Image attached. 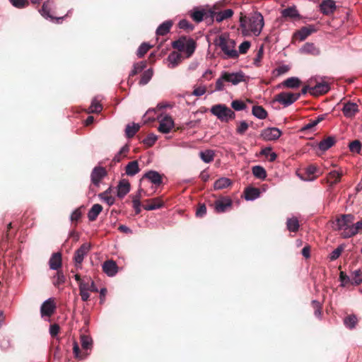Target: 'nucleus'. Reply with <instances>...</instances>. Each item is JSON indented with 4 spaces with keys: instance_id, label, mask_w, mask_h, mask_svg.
Instances as JSON below:
<instances>
[{
    "instance_id": "34",
    "label": "nucleus",
    "mask_w": 362,
    "mask_h": 362,
    "mask_svg": "<svg viewBox=\"0 0 362 362\" xmlns=\"http://www.w3.org/2000/svg\"><path fill=\"white\" fill-rule=\"evenodd\" d=\"M260 191L256 187H247L245 190V197L247 200H253L259 197Z\"/></svg>"
},
{
    "instance_id": "28",
    "label": "nucleus",
    "mask_w": 362,
    "mask_h": 362,
    "mask_svg": "<svg viewBox=\"0 0 362 362\" xmlns=\"http://www.w3.org/2000/svg\"><path fill=\"white\" fill-rule=\"evenodd\" d=\"M173 25V22L170 20L164 21L156 29V35L158 36H163L167 35L170 32Z\"/></svg>"
},
{
    "instance_id": "3",
    "label": "nucleus",
    "mask_w": 362,
    "mask_h": 362,
    "mask_svg": "<svg viewBox=\"0 0 362 362\" xmlns=\"http://www.w3.org/2000/svg\"><path fill=\"white\" fill-rule=\"evenodd\" d=\"M172 47L180 52L185 53L187 57H189L194 52L196 42L192 38L181 36L178 40L173 42Z\"/></svg>"
},
{
    "instance_id": "56",
    "label": "nucleus",
    "mask_w": 362,
    "mask_h": 362,
    "mask_svg": "<svg viewBox=\"0 0 362 362\" xmlns=\"http://www.w3.org/2000/svg\"><path fill=\"white\" fill-rule=\"evenodd\" d=\"M344 247L343 245H339L337 247L335 250H334L332 253L330 254L329 259L332 261L336 260L337 258L339 257L341 252H343Z\"/></svg>"
},
{
    "instance_id": "27",
    "label": "nucleus",
    "mask_w": 362,
    "mask_h": 362,
    "mask_svg": "<svg viewBox=\"0 0 362 362\" xmlns=\"http://www.w3.org/2000/svg\"><path fill=\"white\" fill-rule=\"evenodd\" d=\"M337 142V139L335 136H329L324 139H322L318 144L319 148L322 151H325L330 148L332 146H333L335 143Z\"/></svg>"
},
{
    "instance_id": "16",
    "label": "nucleus",
    "mask_w": 362,
    "mask_h": 362,
    "mask_svg": "<svg viewBox=\"0 0 362 362\" xmlns=\"http://www.w3.org/2000/svg\"><path fill=\"white\" fill-rule=\"evenodd\" d=\"M164 205V202L160 197L146 199L144 201L143 207L145 210L151 211L161 208Z\"/></svg>"
},
{
    "instance_id": "41",
    "label": "nucleus",
    "mask_w": 362,
    "mask_h": 362,
    "mask_svg": "<svg viewBox=\"0 0 362 362\" xmlns=\"http://www.w3.org/2000/svg\"><path fill=\"white\" fill-rule=\"evenodd\" d=\"M361 284H362V269H358L351 273V284L360 285Z\"/></svg>"
},
{
    "instance_id": "40",
    "label": "nucleus",
    "mask_w": 362,
    "mask_h": 362,
    "mask_svg": "<svg viewBox=\"0 0 362 362\" xmlns=\"http://www.w3.org/2000/svg\"><path fill=\"white\" fill-rule=\"evenodd\" d=\"M358 322V319L355 315H349L344 317V324L349 329L355 328Z\"/></svg>"
},
{
    "instance_id": "15",
    "label": "nucleus",
    "mask_w": 362,
    "mask_h": 362,
    "mask_svg": "<svg viewBox=\"0 0 362 362\" xmlns=\"http://www.w3.org/2000/svg\"><path fill=\"white\" fill-rule=\"evenodd\" d=\"M163 175H160L158 172L155 170H149L144 175L141 179V181L146 179L153 185L158 186L163 183Z\"/></svg>"
},
{
    "instance_id": "33",
    "label": "nucleus",
    "mask_w": 362,
    "mask_h": 362,
    "mask_svg": "<svg viewBox=\"0 0 362 362\" xmlns=\"http://www.w3.org/2000/svg\"><path fill=\"white\" fill-rule=\"evenodd\" d=\"M139 163L137 160L129 162L125 167L126 174L129 176H134L139 172Z\"/></svg>"
},
{
    "instance_id": "61",
    "label": "nucleus",
    "mask_w": 362,
    "mask_h": 362,
    "mask_svg": "<svg viewBox=\"0 0 362 362\" xmlns=\"http://www.w3.org/2000/svg\"><path fill=\"white\" fill-rule=\"evenodd\" d=\"M12 5L18 8H22L29 5L28 0H10Z\"/></svg>"
},
{
    "instance_id": "21",
    "label": "nucleus",
    "mask_w": 362,
    "mask_h": 362,
    "mask_svg": "<svg viewBox=\"0 0 362 362\" xmlns=\"http://www.w3.org/2000/svg\"><path fill=\"white\" fill-rule=\"evenodd\" d=\"M103 271L109 276H114L118 272V267L113 260H107L103 264Z\"/></svg>"
},
{
    "instance_id": "31",
    "label": "nucleus",
    "mask_w": 362,
    "mask_h": 362,
    "mask_svg": "<svg viewBox=\"0 0 362 362\" xmlns=\"http://www.w3.org/2000/svg\"><path fill=\"white\" fill-rule=\"evenodd\" d=\"M52 8V2L49 0L45 1L42 6V8L39 10L40 14L45 18L54 19V17L50 14Z\"/></svg>"
},
{
    "instance_id": "64",
    "label": "nucleus",
    "mask_w": 362,
    "mask_h": 362,
    "mask_svg": "<svg viewBox=\"0 0 362 362\" xmlns=\"http://www.w3.org/2000/svg\"><path fill=\"white\" fill-rule=\"evenodd\" d=\"M312 306L314 309V313L316 317H320L321 315L322 305L320 302L317 300L312 301Z\"/></svg>"
},
{
    "instance_id": "60",
    "label": "nucleus",
    "mask_w": 362,
    "mask_h": 362,
    "mask_svg": "<svg viewBox=\"0 0 362 362\" xmlns=\"http://www.w3.org/2000/svg\"><path fill=\"white\" fill-rule=\"evenodd\" d=\"M349 149L351 152L359 153L361 149V143L358 140H354L349 144Z\"/></svg>"
},
{
    "instance_id": "30",
    "label": "nucleus",
    "mask_w": 362,
    "mask_h": 362,
    "mask_svg": "<svg viewBox=\"0 0 362 362\" xmlns=\"http://www.w3.org/2000/svg\"><path fill=\"white\" fill-rule=\"evenodd\" d=\"M341 173H339L337 170H332L329 173L326 178V182L329 184L330 187H332L334 185L341 181Z\"/></svg>"
},
{
    "instance_id": "24",
    "label": "nucleus",
    "mask_w": 362,
    "mask_h": 362,
    "mask_svg": "<svg viewBox=\"0 0 362 362\" xmlns=\"http://www.w3.org/2000/svg\"><path fill=\"white\" fill-rule=\"evenodd\" d=\"M130 190V184L127 180H122L117 185V195L122 199Z\"/></svg>"
},
{
    "instance_id": "36",
    "label": "nucleus",
    "mask_w": 362,
    "mask_h": 362,
    "mask_svg": "<svg viewBox=\"0 0 362 362\" xmlns=\"http://www.w3.org/2000/svg\"><path fill=\"white\" fill-rule=\"evenodd\" d=\"M281 84L284 87L294 88L299 87L301 81L298 78L291 77L283 81Z\"/></svg>"
},
{
    "instance_id": "59",
    "label": "nucleus",
    "mask_w": 362,
    "mask_h": 362,
    "mask_svg": "<svg viewBox=\"0 0 362 362\" xmlns=\"http://www.w3.org/2000/svg\"><path fill=\"white\" fill-rule=\"evenodd\" d=\"M339 280L341 282L342 286H346L349 284H351V276H349L344 272H341L339 274Z\"/></svg>"
},
{
    "instance_id": "35",
    "label": "nucleus",
    "mask_w": 362,
    "mask_h": 362,
    "mask_svg": "<svg viewBox=\"0 0 362 362\" xmlns=\"http://www.w3.org/2000/svg\"><path fill=\"white\" fill-rule=\"evenodd\" d=\"M182 57L181 54L173 52L170 53L168 57V61L170 62L171 66H170L171 69L177 66L182 61Z\"/></svg>"
},
{
    "instance_id": "13",
    "label": "nucleus",
    "mask_w": 362,
    "mask_h": 362,
    "mask_svg": "<svg viewBox=\"0 0 362 362\" xmlns=\"http://www.w3.org/2000/svg\"><path fill=\"white\" fill-rule=\"evenodd\" d=\"M281 135V132L276 127L267 128L264 129L260 136L265 141H272L279 139Z\"/></svg>"
},
{
    "instance_id": "51",
    "label": "nucleus",
    "mask_w": 362,
    "mask_h": 362,
    "mask_svg": "<svg viewBox=\"0 0 362 362\" xmlns=\"http://www.w3.org/2000/svg\"><path fill=\"white\" fill-rule=\"evenodd\" d=\"M362 230V220L357 221L356 223H353V227L349 230V235H352V237L355 236L360 231Z\"/></svg>"
},
{
    "instance_id": "58",
    "label": "nucleus",
    "mask_w": 362,
    "mask_h": 362,
    "mask_svg": "<svg viewBox=\"0 0 362 362\" xmlns=\"http://www.w3.org/2000/svg\"><path fill=\"white\" fill-rule=\"evenodd\" d=\"M102 110H103L102 105L99 103L94 100V101H93V103H91L90 106L88 108V112L89 113H98V112H101Z\"/></svg>"
},
{
    "instance_id": "54",
    "label": "nucleus",
    "mask_w": 362,
    "mask_h": 362,
    "mask_svg": "<svg viewBox=\"0 0 362 362\" xmlns=\"http://www.w3.org/2000/svg\"><path fill=\"white\" fill-rule=\"evenodd\" d=\"M231 107L235 111H240L245 110L247 105L243 101L235 100L232 101Z\"/></svg>"
},
{
    "instance_id": "48",
    "label": "nucleus",
    "mask_w": 362,
    "mask_h": 362,
    "mask_svg": "<svg viewBox=\"0 0 362 362\" xmlns=\"http://www.w3.org/2000/svg\"><path fill=\"white\" fill-rule=\"evenodd\" d=\"M73 352H74L75 358H79V359L84 358L88 354L85 351H81L77 342H76V341H74V343Z\"/></svg>"
},
{
    "instance_id": "10",
    "label": "nucleus",
    "mask_w": 362,
    "mask_h": 362,
    "mask_svg": "<svg viewBox=\"0 0 362 362\" xmlns=\"http://www.w3.org/2000/svg\"><path fill=\"white\" fill-rule=\"evenodd\" d=\"M90 250V245L89 243H83L81 247L76 250L74 256V259L77 268H81V263L84 257L88 254Z\"/></svg>"
},
{
    "instance_id": "43",
    "label": "nucleus",
    "mask_w": 362,
    "mask_h": 362,
    "mask_svg": "<svg viewBox=\"0 0 362 362\" xmlns=\"http://www.w3.org/2000/svg\"><path fill=\"white\" fill-rule=\"evenodd\" d=\"M252 171L254 176L259 179L263 180L267 177V172L265 169L260 165L253 166Z\"/></svg>"
},
{
    "instance_id": "23",
    "label": "nucleus",
    "mask_w": 362,
    "mask_h": 362,
    "mask_svg": "<svg viewBox=\"0 0 362 362\" xmlns=\"http://www.w3.org/2000/svg\"><path fill=\"white\" fill-rule=\"evenodd\" d=\"M336 9L335 2L333 0H325L320 4V11L323 14L329 15Z\"/></svg>"
},
{
    "instance_id": "62",
    "label": "nucleus",
    "mask_w": 362,
    "mask_h": 362,
    "mask_svg": "<svg viewBox=\"0 0 362 362\" xmlns=\"http://www.w3.org/2000/svg\"><path fill=\"white\" fill-rule=\"evenodd\" d=\"M206 214V206L204 204H199L196 211V216L202 218Z\"/></svg>"
},
{
    "instance_id": "22",
    "label": "nucleus",
    "mask_w": 362,
    "mask_h": 362,
    "mask_svg": "<svg viewBox=\"0 0 362 362\" xmlns=\"http://www.w3.org/2000/svg\"><path fill=\"white\" fill-rule=\"evenodd\" d=\"M329 90V86L327 82L317 83L314 87L310 88V94L313 95H320L327 93Z\"/></svg>"
},
{
    "instance_id": "18",
    "label": "nucleus",
    "mask_w": 362,
    "mask_h": 362,
    "mask_svg": "<svg viewBox=\"0 0 362 362\" xmlns=\"http://www.w3.org/2000/svg\"><path fill=\"white\" fill-rule=\"evenodd\" d=\"M174 127V122L170 116H165L160 119L158 130L163 134H168Z\"/></svg>"
},
{
    "instance_id": "39",
    "label": "nucleus",
    "mask_w": 362,
    "mask_h": 362,
    "mask_svg": "<svg viewBox=\"0 0 362 362\" xmlns=\"http://www.w3.org/2000/svg\"><path fill=\"white\" fill-rule=\"evenodd\" d=\"M112 189L109 187L105 192L99 194V197L103 199L109 206H112L115 203V198L110 195Z\"/></svg>"
},
{
    "instance_id": "5",
    "label": "nucleus",
    "mask_w": 362,
    "mask_h": 362,
    "mask_svg": "<svg viewBox=\"0 0 362 362\" xmlns=\"http://www.w3.org/2000/svg\"><path fill=\"white\" fill-rule=\"evenodd\" d=\"M211 112L223 122H228L235 118V112L224 104L213 105L211 108Z\"/></svg>"
},
{
    "instance_id": "32",
    "label": "nucleus",
    "mask_w": 362,
    "mask_h": 362,
    "mask_svg": "<svg viewBox=\"0 0 362 362\" xmlns=\"http://www.w3.org/2000/svg\"><path fill=\"white\" fill-rule=\"evenodd\" d=\"M103 210V206L99 204H95L92 206L88 213V218L89 221H94L96 220L98 216Z\"/></svg>"
},
{
    "instance_id": "7",
    "label": "nucleus",
    "mask_w": 362,
    "mask_h": 362,
    "mask_svg": "<svg viewBox=\"0 0 362 362\" xmlns=\"http://www.w3.org/2000/svg\"><path fill=\"white\" fill-rule=\"evenodd\" d=\"M300 93H293L281 92L275 95L274 100L279 102L284 106H288L296 102L300 97Z\"/></svg>"
},
{
    "instance_id": "2",
    "label": "nucleus",
    "mask_w": 362,
    "mask_h": 362,
    "mask_svg": "<svg viewBox=\"0 0 362 362\" xmlns=\"http://www.w3.org/2000/svg\"><path fill=\"white\" fill-rule=\"evenodd\" d=\"M355 221V216L351 214H339L335 218L333 223L334 230L341 231L340 236L343 238H349L352 235H349V230L353 227V223Z\"/></svg>"
},
{
    "instance_id": "52",
    "label": "nucleus",
    "mask_w": 362,
    "mask_h": 362,
    "mask_svg": "<svg viewBox=\"0 0 362 362\" xmlns=\"http://www.w3.org/2000/svg\"><path fill=\"white\" fill-rule=\"evenodd\" d=\"M249 127L248 124L245 121L237 122L236 133L240 135H243Z\"/></svg>"
},
{
    "instance_id": "9",
    "label": "nucleus",
    "mask_w": 362,
    "mask_h": 362,
    "mask_svg": "<svg viewBox=\"0 0 362 362\" xmlns=\"http://www.w3.org/2000/svg\"><path fill=\"white\" fill-rule=\"evenodd\" d=\"M232 200L228 197H221L214 203V210L216 213H223L232 206Z\"/></svg>"
},
{
    "instance_id": "53",
    "label": "nucleus",
    "mask_w": 362,
    "mask_h": 362,
    "mask_svg": "<svg viewBox=\"0 0 362 362\" xmlns=\"http://www.w3.org/2000/svg\"><path fill=\"white\" fill-rule=\"evenodd\" d=\"M302 51L305 53H309L312 54H315L318 52V50L313 43H305L304 46L302 47Z\"/></svg>"
},
{
    "instance_id": "1",
    "label": "nucleus",
    "mask_w": 362,
    "mask_h": 362,
    "mask_svg": "<svg viewBox=\"0 0 362 362\" xmlns=\"http://www.w3.org/2000/svg\"><path fill=\"white\" fill-rule=\"evenodd\" d=\"M242 33L248 35L251 33L258 36L264 26V18L260 13H255L250 17L241 16L240 18Z\"/></svg>"
},
{
    "instance_id": "50",
    "label": "nucleus",
    "mask_w": 362,
    "mask_h": 362,
    "mask_svg": "<svg viewBox=\"0 0 362 362\" xmlns=\"http://www.w3.org/2000/svg\"><path fill=\"white\" fill-rule=\"evenodd\" d=\"M151 48V45H150L149 44L146 43V42H144L142 43L138 50H137V56L139 57V58H141L143 57L147 52Z\"/></svg>"
},
{
    "instance_id": "8",
    "label": "nucleus",
    "mask_w": 362,
    "mask_h": 362,
    "mask_svg": "<svg viewBox=\"0 0 362 362\" xmlns=\"http://www.w3.org/2000/svg\"><path fill=\"white\" fill-rule=\"evenodd\" d=\"M221 4H216L214 5L213 10H211V12L212 13V16L211 17V21H213L214 18L215 20L220 23L222 22L224 20H226L229 18H230L233 15V11L232 9H226L221 11H216V9L218 8Z\"/></svg>"
},
{
    "instance_id": "6",
    "label": "nucleus",
    "mask_w": 362,
    "mask_h": 362,
    "mask_svg": "<svg viewBox=\"0 0 362 362\" xmlns=\"http://www.w3.org/2000/svg\"><path fill=\"white\" fill-rule=\"evenodd\" d=\"M107 175V170L103 167L97 166L93 169L90 175L91 185L89 187L90 192L95 193V187H99L100 182Z\"/></svg>"
},
{
    "instance_id": "46",
    "label": "nucleus",
    "mask_w": 362,
    "mask_h": 362,
    "mask_svg": "<svg viewBox=\"0 0 362 362\" xmlns=\"http://www.w3.org/2000/svg\"><path fill=\"white\" fill-rule=\"evenodd\" d=\"M287 228L291 232H296L299 228V223L296 218H288L286 222Z\"/></svg>"
},
{
    "instance_id": "25",
    "label": "nucleus",
    "mask_w": 362,
    "mask_h": 362,
    "mask_svg": "<svg viewBox=\"0 0 362 362\" xmlns=\"http://www.w3.org/2000/svg\"><path fill=\"white\" fill-rule=\"evenodd\" d=\"M49 265L50 269L59 271L62 267V255L60 252H56L51 256Z\"/></svg>"
},
{
    "instance_id": "11",
    "label": "nucleus",
    "mask_w": 362,
    "mask_h": 362,
    "mask_svg": "<svg viewBox=\"0 0 362 362\" xmlns=\"http://www.w3.org/2000/svg\"><path fill=\"white\" fill-rule=\"evenodd\" d=\"M57 308L54 298H49L45 300L41 305L40 313L42 317H50L54 314Z\"/></svg>"
},
{
    "instance_id": "57",
    "label": "nucleus",
    "mask_w": 362,
    "mask_h": 362,
    "mask_svg": "<svg viewBox=\"0 0 362 362\" xmlns=\"http://www.w3.org/2000/svg\"><path fill=\"white\" fill-rule=\"evenodd\" d=\"M157 136L153 134H149L146 139L143 140V143L148 147L152 146L157 140Z\"/></svg>"
},
{
    "instance_id": "44",
    "label": "nucleus",
    "mask_w": 362,
    "mask_h": 362,
    "mask_svg": "<svg viewBox=\"0 0 362 362\" xmlns=\"http://www.w3.org/2000/svg\"><path fill=\"white\" fill-rule=\"evenodd\" d=\"M231 185L230 179L226 177H222L217 180L214 183V188L216 189H221L228 187Z\"/></svg>"
},
{
    "instance_id": "55",
    "label": "nucleus",
    "mask_w": 362,
    "mask_h": 362,
    "mask_svg": "<svg viewBox=\"0 0 362 362\" xmlns=\"http://www.w3.org/2000/svg\"><path fill=\"white\" fill-rule=\"evenodd\" d=\"M90 281H91L90 277L85 276L83 279V281L81 282H80L79 291H89V288H90L89 286H90Z\"/></svg>"
},
{
    "instance_id": "47",
    "label": "nucleus",
    "mask_w": 362,
    "mask_h": 362,
    "mask_svg": "<svg viewBox=\"0 0 362 362\" xmlns=\"http://www.w3.org/2000/svg\"><path fill=\"white\" fill-rule=\"evenodd\" d=\"M81 346L83 350L86 352L88 349H91L93 340L92 339L86 335H82L81 337Z\"/></svg>"
},
{
    "instance_id": "26",
    "label": "nucleus",
    "mask_w": 362,
    "mask_h": 362,
    "mask_svg": "<svg viewBox=\"0 0 362 362\" xmlns=\"http://www.w3.org/2000/svg\"><path fill=\"white\" fill-rule=\"evenodd\" d=\"M315 174H320V169L314 165H310L305 168V177L303 180L309 181L314 180L318 176V175Z\"/></svg>"
},
{
    "instance_id": "29",
    "label": "nucleus",
    "mask_w": 362,
    "mask_h": 362,
    "mask_svg": "<svg viewBox=\"0 0 362 362\" xmlns=\"http://www.w3.org/2000/svg\"><path fill=\"white\" fill-rule=\"evenodd\" d=\"M146 66L147 62L145 61L134 64V69H132L129 76L128 83L132 84L134 81L133 80H132V77L141 72L146 67Z\"/></svg>"
},
{
    "instance_id": "45",
    "label": "nucleus",
    "mask_w": 362,
    "mask_h": 362,
    "mask_svg": "<svg viewBox=\"0 0 362 362\" xmlns=\"http://www.w3.org/2000/svg\"><path fill=\"white\" fill-rule=\"evenodd\" d=\"M153 74V71L152 69H148L145 71L141 75V79L139 81V85L144 86L147 84L151 79Z\"/></svg>"
},
{
    "instance_id": "38",
    "label": "nucleus",
    "mask_w": 362,
    "mask_h": 362,
    "mask_svg": "<svg viewBox=\"0 0 362 362\" xmlns=\"http://www.w3.org/2000/svg\"><path fill=\"white\" fill-rule=\"evenodd\" d=\"M215 153L213 150L207 149L199 153L200 158L206 163L214 160Z\"/></svg>"
},
{
    "instance_id": "17",
    "label": "nucleus",
    "mask_w": 362,
    "mask_h": 362,
    "mask_svg": "<svg viewBox=\"0 0 362 362\" xmlns=\"http://www.w3.org/2000/svg\"><path fill=\"white\" fill-rule=\"evenodd\" d=\"M211 16L212 13L211 12V10L206 11L204 9L199 10L195 8L191 13L192 18L197 23H199L203 20H207L208 18L211 21Z\"/></svg>"
},
{
    "instance_id": "4",
    "label": "nucleus",
    "mask_w": 362,
    "mask_h": 362,
    "mask_svg": "<svg viewBox=\"0 0 362 362\" xmlns=\"http://www.w3.org/2000/svg\"><path fill=\"white\" fill-rule=\"evenodd\" d=\"M218 46L226 55L225 59H237L239 57L238 52L235 49V40L221 35L218 38Z\"/></svg>"
},
{
    "instance_id": "14",
    "label": "nucleus",
    "mask_w": 362,
    "mask_h": 362,
    "mask_svg": "<svg viewBox=\"0 0 362 362\" xmlns=\"http://www.w3.org/2000/svg\"><path fill=\"white\" fill-rule=\"evenodd\" d=\"M341 111L346 117L352 118L359 112V109L356 103L347 102L344 103Z\"/></svg>"
},
{
    "instance_id": "20",
    "label": "nucleus",
    "mask_w": 362,
    "mask_h": 362,
    "mask_svg": "<svg viewBox=\"0 0 362 362\" xmlns=\"http://www.w3.org/2000/svg\"><path fill=\"white\" fill-rule=\"evenodd\" d=\"M281 17L285 20H296L300 18V14L296 6L288 7L281 11Z\"/></svg>"
},
{
    "instance_id": "12",
    "label": "nucleus",
    "mask_w": 362,
    "mask_h": 362,
    "mask_svg": "<svg viewBox=\"0 0 362 362\" xmlns=\"http://www.w3.org/2000/svg\"><path fill=\"white\" fill-rule=\"evenodd\" d=\"M223 78L225 79L226 82L231 83L233 85H237L245 81V75L241 71L236 73L224 71L223 72Z\"/></svg>"
},
{
    "instance_id": "19",
    "label": "nucleus",
    "mask_w": 362,
    "mask_h": 362,
    "mask_svg": "<svg viewBox=\"0 0 362 362\" xmlns=\"http://www.w3.org/2000/svg\"><path fill=\"white\" fill-rule=\"evenodd\" d=\"M316 32V29L314 25H308L302 27L300 30L296 31L294 34V37L300 41H303L312 33Z\"/></svg>"
},
{
    "instance_id": "37",
    "label": "nucleus",
    "mask_w": 362,
    "mask_h": 362,
    "mask_svg": "<svg viewBox=\"0 0 362 362\" xmlns=\"http://www.w3.org/2000/svg\"><path fill=\"white\" fill-rule=\"evenodd\" d=\"M139 129L140 125L139 124H127L125 129L126 136L129 139L132 138L139 132Z\"/></svg>"
},
{
    "instance_id": "63",
    "label": "nucleus",
    "mask_w": 362,
    "mask_h": 362,
    "mask_svg": "<svg viewBox=\"0 0 362 362\" xmlns=\"http://www.w3.org/2000/svg\"><path fill=\"white\" fill-rule=\"evenodd\" d=\"M179 28L184 30H192L193 25L187 20L182 19L179 22Z\"/></svg>"
},
{
    "instance_id": "49",
    "label": "nucleus",
    "mask_w": 362,
    "mask_h": 362,
    "mask_svg": "<svg viewBox=\"0 0 362 362\" xmlns=\"http://www.w3.org/2000/svg\"><path fill=\"white\" fill-rule=\"evenodd\" d=\"M66 278L62 271H57L54 276L53 284L55 286H59L65 282Z\"/></svg>"
},
{
    "instance_id": "42",
    "label": "nucleus",
    "mask_w": 362,
    "mask_h": 362,
    "mask_svg": "<svg viewBox=\"0 0 362 362\" xmlns=\"http://www.w3.org/2000/svg\"><path fill=\"white\" fill-rule=\"evenodd\" d=\"M252 112L255 117L261 119H265L267 117V111L262 106H253Z\"/></svg>"
}]
</instances>
